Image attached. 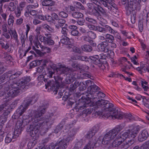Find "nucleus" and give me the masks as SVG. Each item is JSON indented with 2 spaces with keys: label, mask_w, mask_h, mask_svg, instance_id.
I'll use <instances>...</instances> for the list:
<instances>
[{
  "label": "nucleus",
  "mask_w": 149,
  "mask_h": 149,
  "mask_svg": "<svg viewBox=\"0 0 149 149\" xmlns=\"http://www.w3.org/2000/svg\"><path fill=\"white\" fill-rule=\"evenodd\" d=\"M124 117L126 119L130 120L141 121V119L137 117H134L131 113H124Z\"/></svg>",
  "instance_id": "21"
},
{
  "label": "nucleus",
  "mask_w": 149,
  "mask_h": 149,
  "mask_svg": "<svg viewBox=\"0 0 149 149\" xmlns=\"http://www.w3.org/2000/svg\"><path fill=\"white\" fill-rule=\"evenodd\" d=\"M90 59L94 61H99V56L98 55H95L94 56H90Z\"/></svg>",
  "instance_id": "55"
},
{
  "label": "nucleus",
  "mask_w": 149,
  "mask_h": 149,
  "mask_svg": "<svg viewBox=\"0 0 149 149\" xmlns=\"http://www.w3.org/2000/svg\"><path fill=\"white\" fill-rule=\"evenodd\" d=\"M78 86H79V89L80 91H83L86 89V85L82 82H79Z\"/></svg>",
  "instance_id": "49"
},
{
  "label": "nucleus",
  "mask_w": 149,
  "mask_h": 149,
  "mask_svg": "<svg viewBox=\"0 0 149 149\" xmlns=\"http://www.w3.org/2000/svg\"><path fill=\"white\" fill-rule=\"evenodd\" d=\"M70 33L71 35L74 36H76L77 37L76 38L77 39L79 38L78 37L81 35V33H79V31L76 30H72L70 31Z\"/></svg>",
  "instance_id": "38"
},
{
  "label": "nucleus",
  "mask_w": 149,
  "mask_h": 149,
  "mask_svg": "<svg viewBox=\"0 0 149 149\" xmlns=\"http://www.w3.org/2000/svg\"><path fill=\"white\" fill-rule=\"evenodd\" d=\"M38 42V45H37V47L38 48H39V47H38V46L39 45V46L40 47V48L42 49L43 50H46L47 51V52H50V49L47 47H44L40 44L39 42V41Z\"/></svg>",
  "instance_id": "53"
},
{
  "label": "nucleus",
  "mask_w": 149,
  "mask_h": 149,
  "mask_svg": "<svg viewBox=\"0 0 149 149\" xmlns=\"http://www.w3.org/2000/svg\"><path fill=\"white\" fill-rule=\"evenodd\" d=\"M56 72L57 75L54 76V78L57 85L56 86L54 84V81L49 80L45 84V88L50 89L54 91V94H56L58 91V87L62 83L63 78L59 76L62 74H66L72 71L68 67H66L64 65L58 64L56 69Z\"/></svg>",
  "instance_id": "1"
},
{
  "label": "nucleus",
  "mask_w": 149,
  "mask_h": 149,
  "mask_svg": "<svg viewBox=\"0 0 149 149\" xmlns=\"http://www.w3.org/2000/svg\"><path fill=\"white\" fill-rule=\"evenodd\" d=\"M57 21L58 24L61 26V27L63 26L66 22L64 19L59 18Z\"/></svg>",
  "instance_id": "50"
},
{
  "label": "nucleus",
  "mask_w": 149,
  "mask_h": 149,
  "mask_svg": "<svg viewBox=\"0 0 149 149\" xmlns=\"http://www.w3.org/2000/svg\"><path fill=\"white\" fill-rule=\"evenodd\" d=\"M87 6L88 13L91 15L99 16L100 15V14L98 10L101 12L102 14H104L105 13L104 10L102 8V10L100 9L99 6L96 7L92 3H88L87 4Z\"/></svg>",
  "instance_id": "13"
},
{
  "label": "nucleus",
  "mask_w": 149,
  "mask_h": 149,
  "mask_svg": "<svg viewBox=\"0 0 149 149\" xmlns=\"http://www.w3.org/2000/svg\"><path fill=\"white\" fill-rule=\"evenodd\" d=\"M13 138H15L14 137L13 134L12 132H9L6 135L5 139L6 143H8L10 142Z\"/></svg>",
  "instance_id": "25"
},
{
  "label": "nucleus",
  "mask_w": 149,
  "mask_h": 149,
  "mask_svg": "<svg viewBox=\"0 0 149 149\" xmlns=\"http://www.w3.org/2000/svg\"><path fill=\"white\" fill-rule=\"evenodd\" d=\"M10 71L11 72L9 74L10 76H9V79H14L19 77L21 74V73L20 72H17L14 74L10 75L11 74L12 71Z\"/></svg>",
  "instance_id": "35"
},
{
  "label": "nucleus",
  "mask_w": 149,
  "mask_h": 149,
  "mask_svg": "<svg viewBox=\"0 0 149 149\" xmlns=\"http://www.w3.org/2000/svg\"><path fill=\"white\" fill-rule=\"evenodd\" d=\"M61 33L64 36H67L68 33V30L65 27H63L62 28Z\"/></svg>",
  "instance_id": "52"
},
{
  "label": "nucleus",
  "mask_w": 149,
  "mask_h": 149,
  "mask_svg": "<svg viewBox=\"0 0 149 149\" xmlns=\"http://www.w3.org/2000/svg\"><path fill=\"white\" fill-rule=\"evenodd\" d=\"M94 145L90 141L84 147L83 149H93Z\"/></svg>",
  "instance_id": "45"
},
{
  "label": "nucleus",
  "mask_w": 149,
  "mask_h": 149,
  "mask_svg": "<svg viewBox=\"0 0 149 149\" xmlns=\"http://www.w3.org/2000/svg\"><path fill=\"white\" fill-rule=\"evenodd\" d=\"M38 100V96L35 95L30 97L27 101H25L20 106L16 111V113L12 116V118L15 119H17L22 115V114L27 109L28 107L30 104H32L36 102Z\"/></svg>",
  "instance_id": "5"
},
{
  "label": "nucleus",
  "mask_w": 149,
  "mask_h": 149,
  "mask_svg": "<svg viewBox=\"0 0 149 149\" xmlns=\"http://www.w3.org/2000/svg\"><path fill=\"white\" fill-rule=\"evenodd\" d=\"M72 51L75 53H81V49L77 47L73 46L72 48Z\"/></svg>",
  "instance_id": "63"
},
{
  "label": "nucleus",
  "mask_w": 149,
  "mask_h": 149,
  "mask_svg": "<svg viewBox=\"0 0 149 149\" xmlns=\"http://www.w3.org/2000/svg\"><path fill=\"white\" fill-rule=\"evenodd\" d=\"M98 38L100 40L102 41H105L109 43L115 41L114 36L108 33L100 35L98 36Z\"/></svg>",
  "instance_id": "17"
},
{
  "label": "nucleus",
  "mask_w": 149,
  "mask_h": 149,
  "mask_svg": "<svg viewBox=\"0 0 149 149\" xmlns=\"http://www.w3.org/2000/svg\"><path fill=\"white\" fill-rule=\"evenodd\" d=\"M141 149H149V140H148L141 146Z\"/></svg>",
  "instance_id": "46"
},
{
  "label": "nucleus",
  "mask_w": 149,
  "mask_h": 149,
  "mask_svg": "<svg viewBox=\"0 0 149 149\" xmlns=\"http://www.w3.org/2000/svg\"><path fill=\"white\" fill-rule=\"evenodd\" d=\"M121 130L120 128H116L107 133L103 138L102 136H100L98 140L101 141L102 140V144H107L114 139Z\"/></svg>",
  "instance_id": "9"
},
{
  "label": "nucleus",
  "mask_w": 149,
  "mask_h": 149,
  "mask_svg": "<svg viewBox=\"0 0 149 149\" xmlns=\"http://www.w3.org/2000/svg\"><path fill=\"white\" fill-rule=\"evenodd\" d=\"M148 133L146 130H144L141 131L138 136V140L141 142L146 140L148 136Z\"/></svg>",
  "instance_id": "19"
},
{
  "label": "nucleus",
  "mask_w": 149,
  "mask_h": 149,
  "mask_svg": "<svg viewBox=\"0 0 149 149\" xmlns=\"http://www.w3.org/2000/svg\"><path fill=\"white\" fill-rule=\"evenodd\" d=\"M8 113L5 112L0 116V121H6L8 118Z\"/></svg>",
  "instance_id": "40"
},
{
  "label": "nucleus",
  "mask_w": 149,
  "mask_h": 149,
  "mask_svg": "<svg viewBox=\"0 0 149 149\" xmlns=\"http://www.w3.org/2000/svg\"><path fill=\"white\" fill-rule=\"evenodd\" d=\"M112 109V111L110 113L107 112V113L105 114L103 113V112L102 113L99 111H96L95 112V114L97 115L103 114L102 116L103 118H109L110 120H114L116 119L121 120L124 117V113L118 108H114Z\"/></svg>",
  "instance_id": "6"
},
{
  "label": "nucleus",
  "mask_w": 149,
  "mask_h": 149,
  "mask_svg": "<svg viewBox=\"0 0 149 149\" xmlns=\"http://www.w3.org/2000/svg\"><path fill=\"white\" fill-rule=\"evenodd\" d=\"M45 36L40 35L39 40L45 45H52L54 43V41L52 40V35L50 33H45Z\"/></svg>",
  "instance_id": "15"
},
{
  "label": "nucleus",
  "mask_w": 149,
  "mask_h": 149,
  "mask_svg": "<svg viewBox=\"0 0 149 149\" xmlns=\"http://www.w3.org/2000/svg\"><path fill=\"white\" fill-rule=\"evenodd\" d=\"M85 19L86 21L89 22L94 24H95L96 23V21L95 20L88 17H86Z\"/></svg>",
  "instance_id": "56"
},
{
  "label": "nucleus",
  "mask_w": 149,
  "mask_h": 149,
  "mask_svg": "<svg viewBox=\"0 0 149 149\" xmlns=\"http://www.w3.org/2000/svg\"><path fill=\"white\" fill-rule=\"evenodd\" d=\"M54 3L51 0H43L42 2V4L44 6H52L54 5Z\"/></svg>",
  "instance_id": "29"
},
{
  "label": "nucleus",
  "mask_w": 149,
  "mask_h": 149,
  "mask_svg": "<svg viewBox=\"0 0 149 149\" xmlns=\"http://www.w3.org/2000/svg\"><path fill=\"white\" fill-rule=\"evenodd\" d=\"M74 5L77 8L80 9H84V7L83 6L82 4L80 2L75 1L73 2Z\"/></svg>",
  "instance_id": "47"
},
{
  "label": "nucleus",
  "mask_w": 149,
  "mask_h": 149,
  "mask_svg": "<svg viewBox=\"0 0 149 149\" xmlns=\"http://www.w3.org/2000/svg\"><path fill=\"white\" fill-rule=\"evenodd\" d=\"M86 83L87 86H90L88 88V93H86L82 97L85 98V100H87V103H88L91 101V100L93 99L95 93L99 91L100 88L94 84L92 85L91 81H86Z\"/></svg>",
  "instance_id": "7"
},
{
  "label": "nucleus",
  "mask_w": 149,
  "mask_h": 149,
  "mask_svg": "<svg viewBox=\"0 0 149 149\" xmlns=\"http://www.w3.org/2000/svg\"><path fill=\"white\" fill-rule=\"evenodd\" d=\"M89 58L86 56H83L80 55L77 56L75 57V59H78L82 61L86 62H88Z\"/></svg>",
  "instance_id": "39"
},
{
  "label": "nucleus",
  "mask_w": 149,
  "mask_h": 149,
  "mask_svg": "<svg viewBox=\"0 0 149 149\" xmlns=\"http://www.w3.org/2000/svg\"><path fill=\"white\" fill-rule=\"evenodd\" d=\"M26 36H25L24 34L23 33L21 35L20 37V39L21 40V42L22 44V47H25V42L26 40Z\"/></svg>",
  "instance_id": "41"
},
{
  "label": "nucleus",
  "mask_w": 149,
  "mask_h": 149,
  "mask_svg": "<svg viewBox=\"0 0 149 149\" xmlns=\"http://www.w3.org/2000/svg\"><path fill=\"white\" fill-rule=\"evenodd\" d=\"M48 105L47 104H43L42 105L39 106L37 109V111L36 112L34 121H40V120H53L52 119L53 117V114L52 113L50 115L48 118H41V117L44 114L46 111V110L48 107Z\"/></svg>",
  "instance_id": "8"
},
{
  "label": "nucleus",
  "mask_w": 149,
  "mask_h": 149,
  "mask_svg": "<svg viewBox=\"0 0 149 149\" xmlns=\"http://www.w3.org/2000/svg\"><path fill=\"white\" fill-rule=\"evenodd\" d=\"M98 128H97L96 127H94L93 130L91 131L87 135V137L88 139L91 138L94 135H95L98 130Z\"/></svg>",
  "instance_id": "27"
},
{
  "label": "nucleus",
  "mask_w": 149,
  "mask_h": 149,
  "mask_svg": "<svg viewBox=\"0 0 149 149\" xmlns=\"http://www.w3.org/2000/svg\"><path fill=\"white\" fill-rule=\"evenodd\" d=\"M123 132H122L117 136L113 141L112 145L113 147H118L119 149H127L134 142L133 140H126L125 138L122 136Z\"/></svg>",
  "instance_id": "4"
},
{
  "label": "nucleus",
  "mask_w": 149,
  "mask_h": 149,
  "mask_svg": "<svg viewBox=\"0 0 149 149\" xmlns=\"http://www.w3.org/2000/svg\"><path fill=\"white\" fill-rule=\"evenodd\" d=\"M25 125L24 122H17L13 134L14 137L15 138L18 137L21 132L22 131Z\"/></svg>",
  "instance_id": "16"
},
{
  "label": "nucleus",
  "mask_w": 149,
  "mask_h": 149,
  "mask_svg": "<svg viewBox=\"0 0 149 149\" xmlns=\"http://www.w3.org/2000/svg\"><path fill=\"white\" fill-rule=\"evenodd\" d=\"M40 127V125L38 122H33L27 128V131L30 132V135L33 137L28 144V146L30 148L33 147L37 142V140L39 137L38 131Z\"/></svg>",
  "instance_id": "3"
},
{
  "label": "nucleus",
  "mask_w": 149,
  "mask_h": 149,
  "mask_svg": "<svg viewBox=\"0 0 149 149\" xmlns=\"http://www.w3.org/2000/svg\"><path fill=\"white\" fill-rule=\"evenodd\" d=\"M11 32L14 39L17 42H18L19 40L18 39V36L16 31L15 30H14V31H11Z\"/></svg>",
  "instance_id": "43"
},
{
  "label": "nucleus",
  "mask_w": 149,
  "mask_h": 149,
  "mask_svg": "<svg viewBox=\"0 0 149 149\" xmlns=\"http://www.w3.org/2000/svg\"><path fill=\"white\" fill-rule=\"evenodd\" d=\"M104 29L105 33L109 32L111 34H114L115 33V31L111 27L107 25H104Z\"/></svg>",
  "instance_id": "34"
},
{
  "label": "nucleus",
  "mask_w": 149,
  "mask_h": 149,
  "mask_svg": "<svg viewBox=\"0 0 149 149\" xmlns=\"http://www.w3.org/2000/svg\"><path fill=\"white\" fill-rule=\"evenodd\" d=\"M55 146H58L55 149H65L67 147V143L63 139L57 141Z\"/></svg>",
  "instance_id": "20"
},
{
  "label": "nucleus",
  "mask_w": 149,
  "mask_h": 149,
  "mask_svg": "<svg viewBox=\"0 0 149 149\" xmlns=\"http://www.w3.org/2000/svg\"><path fill=\"white\" fill-rule=\"evenodd\" d=\"M98 48L99 50L101 52H103L105 53H106L109 51V48L108 47H106L100 44L98 45Z\"/></svg>",
  "instance_id": "36"
},
{
  "label": "nucleus",
  "mask_w": 149,
  "mask_h": 149,
  "mask_svg": "<svg viewBox=\"0 0 149 149\" xmlns=\"http://www.w3.org/2000/svg\"><path fill=\"white\" fill-rule=\"evenodd\" d=\"M93 109V108L92 109L91 108H87L83 111V113L86 114H90L91 113Z\"/></svg>",
  "instance_id": "60"
},
{
  "label": "nucleus",
  "mask_w": 149,
  "mask_h": 149,
  "mask_svg": "<svg viewBox=\"0 0 149 149\" xmlns=\"http://www.w3.org/2000/svg\"><path fill=\"white\" fill-rule=\"evenodd\" d=\"M72 66L73 68L75 69V70H73L72 69H70V68H69L70 70H72L71 71H70V72L68 73V74L70 73V72H71L74 71V70H76L80 69L79 67V65L76 63H73L72 65Z\"/></svg>",
  "instance_id": "48"
},
{
  "label": "nucleus",
  "mask_w": 149,
  "mask_h": 149,
  "mask_svg": "<svg viewBox=\"0 0 149 149\" xmlns=\"http://www.w3.org/2000/svg\"><path fill=\"white\" fill-rule=\"evenodd\" d=\"M82 49L86 52H91L92 50V47L89 45H85L82 47Z\"/></svg>",
  "instance_id": "44"
},
{
  "label": "nucleus",
  "mask_w": 149,
  "mask_h": 149,
  "mask_svg": "<svg viewBox=\"0 0 149 149\" xmlns=\"http://www.w3.org/2000/svg\"><path fill=\"white\" fill-rule=\"evenodd\" d=\"M82 98L83 100L84 101H83V102H81L79 103V104L81 105L82 104H84L82 106H79L78 107H79V110H82L83 109H84L85 107H86L88 106H89V104L91 102H93V100H94L95 98V97H93V99H91V102H90L89 103H88L87 100H85V98H83L82 97Z\"/></svg>",
  "instance_id": "23"
},
{
  "label": "nucleus",
  "mask_w": 149,
  "mask_h": 149,
  "mask_svg": "<svg viewBox=\"0 0 149 149\" xmlns=\"http://www.w3.org/2000/svg\"><path fill=\"white\" fill-rule=\"evenodd\" d=\"M52 20H56L57 21L59 18L58 15L56 13H52L51 14Z\"/></svg>",
  "instance_id": "58"
},
{
  "label": "nucleus",
  "mask_w": 149,
  "mask_h": 149,
  "mask_svg": "<svg viewBox=\"0 0 149 149\" xmlns=\"http://www.w3.org/2000/svg\"><path fill=\"white\" fill-rule=\"evenodd\" d=\"M123 4H126V2H128L127 6L125 8L127 12L131 13V11L136 10L137 7L139 5L140 0H122Z\"/></svg>",
  "instance_id": "11"
},
{
  "label": "nucleus",
  "mask_w": 149,
  "mask_h": 149,
  "mask_svg": "<svg viewBox=\"0 0 149 149\" xmlns=\"http://www.w3.org/2000/svg\"><path fill=\"white\" fill-rule=\"evenodd\" d=\"M41 63L40 60H37L33 61L29 64L30 69L32 68L37 65H40Z\"/></svg>",
  "instance_id": "32"
},
{
  "label": "nucleus",
  "mask_w": 149,
  "mask_h": 149,
  "mask_svg": "<svg viewBox=\"0 0 149 149\" xmlns=\"http://www.w3.org/2000/svg\"><path fill=\"white\" fill-rule=\"evenodd\" d=\"M6 69V67L3 66V63L0 62V74H2Z\"/></svg>",
  "instance_id": "54"
},
{
  "label": "nucleus",
  "mask_w": 149,
  "mask_h": 149,
  "mask_svg": "<svg viewBox=\"0 0 149 149\" xmlns=\"http://www.w3.org/2000/svg\"><path fill=\"white\" fill-rule=\"evenodd\" d=\"M58 15L60 17L64 18H66L68 16V13L64 11L60 12L58 13Z\"/></svg>",
  "instance_id": "51"
},
{
  "label": "nucleus",
  "mask_w": 149,
  "mask_h": 149,
  "mask_svg": "<svg viewBox=\"0 0 149 149\" xmlns=\"http://www.w3.org/2000/svg\"><path fill=\"white\" fill-rule=\"evenodd\" d=\"M14 17L11 14L9 16V17L8 20V23L10 26H12L14 24Z\"/></svg>",
  "instance_id": "33"
},
{
  "label": "nucleus",
  "mask_w": 149,
  "mask_h": 149,
  "mask_svg": "<svg viewBox=\"0 0 149 149\" xmlns=\"http://www.w3.org/2000/svg\"><path fill=\"white\" fill-rule=\"evenodd\" d=\"M21 10H20L19 7H17L14 11L15 16L17 17L18 18L21 16Z\"/></svg>",
  "instance_id": "42"
},
{
  "label": "nucleus",
  "mask_w": 149,
  "mask_h": 149,
  "mask_svg": "<svg viewBox=\"0 0 149 149\" xmlns=\"http://www.w3.org/2000/svg\"><path fill=\"white\" fill-rule=\"evenodd\" d=\"M72 16L75 18H81L83 17V15L79 12H74L72 14Z\"/></svg>",
  "instance_id": "31"
},
{
  "label": "nucleus",
  "mask_w": 149,
  "mask_h": 149,
  "mask_svg": "<svg viewBox=\"0 0 149 149\" xmlns=\"http://www.w3.org/2000/svg\"><path fill=\"white\" fill-rule=\"evenodd\" d=\"M30 80L29 77H26L21 79L19 82H11L10 85L11 89L7 93L6 97H14L21 92L24 91L25 89H26L27 88L25 84Z\"/></svg>",
  "instance_id": "2"
},
{
  "label": "nucleus",
  "mask_w": 149,
  "mask_h": 149,
  "mask_svg": "<svg viewBox=\"0 0 149 149\" xmlns=\"http://www.w3.org/2000/svg\"><path fill=\"white\" fill-rule=\"evenodd\" d=\"M140 127L139 126L134 127L131 130H128L123 132L122 136L125 138H134L140 130Z\"/></svg>",
  "instance_id": "14"
},
{
  "label": "nucleus",
  "mask_w": 149,
  "mask_h": 149,
  "mask_svg": "<svg viewBox=\"0 0 149 149\" xmlns=\"http://www.w3.org/2000/svg\"><path fill=\"white\" fill-rule=\"evenodd\" d=\"M41 26L47 31L48 33L50 34L53 32V28L46 24H43Z\"/></svg>",
  "instance_id": "28"
},
{
  "label": "nucleus",
  "mask_w": 149,
  "mask_h": 149,
  "mask_svg": "<svg viewBox=\"0 0 149 149\" xmlns=\"http://www.w3.org/2000/svg\"><path fill=\"white\" fill-rule=\"evenodd\" d=\"M100 105H104L103 107L104 111H109L108 112L109 113H110L112 111V109L114 108V107H113V104H112L108 103L107 101L103 99H101V100H99L96 102L93 107L96 109Z\"/></svg>",
  "instance_id": "12"
},
{
  "label": "nucleus",
  "mask_w": 149,
  "mask_h": 149,
  "mask_svg": "<svg viewBox=\"0 0 149 149\" xmlns=\"http://www.w3.org/2000/svg\"><path fill=\"white\" fill-rule=\"evenodd\" d=\"M37 72L40 73H43L45 72L44 68L43 66H40L37 68Z\"/></svg>",
  "instance_id": "61"
},
{
  "label": "nucleus",
  "mask_w": 149,
  "mask_h": 149,
  "mask_svg": "<svg viewBox=\"0 0 149 149\" xmlns=\"http://www.w3.org/2000/svg\"><path fill=\"white\" fill-rule=\"evenodd\" d=\"M10 72L8 71L0 77V84L8 80Z\"/></svg>",
  "instance_id": "24"
},
{
  "label": "nucleus",
  "mask_w": 149,
  "mask_h": 149,
  "mask_svg": "<svg viewBox=\"0 0 149 149\" xmlns=\"http://www.w3.org/2000/svg\"><path fill=\"white\" fill-rule=\"evenodd\" d=\"M87 36L90 38L91 39H95L96 37V33L92 31H89L87 32Z\"/></svg>",
  "instance_id": "37"
},
{
  "label": "nucleus",
  "mask_w": 149,
  "mask_h": 149,
  "mask_svg": "<svg viewBox=\"0 0 149 149\" xmlns=\"http://www.w3.org/2000/svg\"><path fill=\"white\" fill-rule=\"evenodd\" d=\"M96 31H97L100 32L105 33L104 26L103 27L100 26H97Z\"/></svg>",
  "instance_id": "57"
},
{
  "label": "nucleus",
  "mask_w": 149,
  "mask_h": 149,
  "mask_svg": "<svg viewBox=\"0 0 149 149\" xmlns=\"http://www.w3.org/2000/svg\"><path fill=\"white\" fill-rule=\"evenodd\" d=\"M79 84V82L75 81L73 84L70 85L69 88V91L70 92H76V89L78 86V84Z\"/></svg>",
  "instance_id": "30"
},
{
  "label": "nucleus",
  "mask_w": 149,
  "mask_h": 149,
  "mask_svg": "<svg viewBox=\"0 0 149 149\" xmlns=\"http://www.w3.org/2000/svg\"><path fill=\"white\" fill-rule=\"evenodd\" d=\"M71 40L72 39H70L67 36H65L63 38V37L61 40V41L62 44L65 45H70L72 44L71 42Z\"/></svg>",
  "instance_id": "26"
},
{
  "label": "nucleus",
  "mask_w": 149,
  "mask_h": 149,
  "mask_svg": "<svg viewBox=\"0 0 149 149\" xmlns=\"http://www.w3.org/2000/svg\"><path fill=\"white\" fill-rule=\"evenodd\" d=\"M89 0L92 3H91L98 6L100 4L102 5L110 10H113V9H117L116 5L112 0H99V1L98 0Z\"/></svg>",
  "instance_id": "10"
},
{
  "label": "nucleus",
  "mask_w": 149,
  "mask_h": 149,
  "mask_svg": "<svg viewBox=\"0 0 149 149\" xmlns=\"http://www.w3.org/2000/svg\"><path fill=\"white\" fill-rule=\"evenodd\" d=\"M10 83V82L7 81L4 84L0 85V92L2 93L1 94V95H3L4 94L6 91H7L10 89H11Z\"/></svg>",
  "instance_id": "18"
},
{
  "label": "nucleus",
  "mask_w": 149,
  "mask_h": 149,
  "mask_svg": "<svg viewBox=\"0 0 149 149\" xmlns=\"http://www.w3.org/2000/svg\"><path fill=\"white\" fill-rule=\"evenodd\" d=\"M82 145V143L80 141L77 142L75 144V146L73 149H79L81 147Z\"/></svg>",
  "instance_id": "62"
},
{
  "label": "nucleus",
  "mask_w": 149,
  "mask_h": 149,
  "mask_svg": "<svg viewBox=\"0 0 149 149\" xmlns=\"http://www.w3.org/2000/svg\"><path fill=\"white\" fill-rule=\"evenodd\" d=\"M18 1H17L9 3L7 6V8L8 10L10 12L14 11L17 8L16 5Z\"/></svg>",
  "instance_id": "22"
},
{
  "label": "nucleus",
  "mask_w": 149,
  "mask_h": 149,
  "mask_svg": "<svg viewBox=\"0 0 149 149\" xmlns=\"http://www.w3.org/2000/svg\"><path fill=\"white\" fill-rule=\"evenodd\" d=\"M41 26H38L36 27V28L35 30L36 32V36L37 37H38L39 38V36L40 35H40V31L41 29Z\"/></svg>",
  "instance_id": "59"
},
{
  "label": "nucleus",
  "mask_w": 149,
  "mask_h": 149,
  "mask_svg": "<svg viewBox=\"0 0 149 149\" xmlns=\"http://www.w3.org/2000/svg\"><path fill=\"white\" fill-rule=\"evenodd\" d=\"M2 56L3 58H7L6 59L8 60H10L12 58L11 56L10 55L7 54L6 52H4Z\"/></svg>",
  "instance_id": "64"
}]
</instances>
